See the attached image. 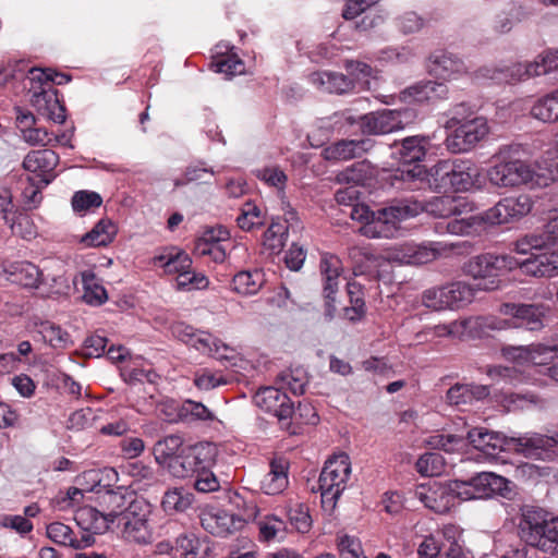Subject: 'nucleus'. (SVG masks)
<instances>
[{
  "mask_svg": "<svg viewBox=\"0 0 558 558\" xmlns=\"http://www.w3.org/2000/svg\"><path fill=\"white\" fill-rule=\"evenodd\" d=\"M257 515L258 509L255 504H251L247 507L245 519L222 509L211 508L201 513V524L208 533L215 536L226 537L242 529L246 521L257 520Z\"/></svg>",
  "mask_w": 558,
  "mask_h": 558,
  "instance_id": "nucleus-14",
  "label": "nucleus"
},
{
  "mask_svg": "<svg viewBox=\"0 0 558 558\" xmlns=\"http://www.w3.org/2000/svg\"><path fill=\"white\" fill-rule=\"evenodd\" d=\"M456 481H451L448 484H435L433 486L418 485L413 495L424 506L436 513H446L450 511L460 500L458 497V488Z\"/></svg>",
  "mask_w": 558,
  "mask_h": 558,
  "instance_id": "nucleus-16",
  "label": "nucleus"
},
{
  "mask_svg": "<svg viewBox=\"0 0 558 558\" xmlns=\"http://www.w3.org/2000/svg\"><path fill=\"white\" fill-rule=\"evenodd\" d=\"M549 306L543 303L505 302L498 307L502 316H510L512 329L537 332L545 328Z\"/></svg>",
  "mask_w": 558,
  "mask_h": 558,
  "instance_id": "nucleus-13",
  "label": "nucleus"
},
{
  "mask_svg": "<svg viewBox=\"0 0 558 558\" xmlns=\"http://www.w3.org/2000/svg\"><path fill=\"white\" fill-rule=\"evenodd\" d=\"M410 117L409 110L384 109L362 116L360 128L368 135L388 134L403 129Z\"/></svg>",
  "mask_w": 558,
  "mask_h": 558,
  "instance_id": "nucleus-17",
  "label": "nucleus"
},
{
  "mask_svg": "<svg viewBox=\"0 0 558 558\" xmlns=\"http://www.w3.org/2000/svg\"><path fill=\"white\" fill-rule=\"evenodd\" d=\"M110 514L111 511L100 512L95 508L84 507L77 511L75 520L84 531L101 534L113 524V518Z\"/></svg>",
  "mask_w": 558,
  "mask_h": 558,
  "instance_id": "nucleus-31",
  "label": "nucleus"
},
{
  "mask_svg": "<svg viewBox=\"0 0 558 558\" xmlns=\"http://www.w3.org/2000/svg\"><path fill=\"white\" fill-rule=\"evenodd\" d=\"M448 94V88L444 83L436 81H422L405 90H403V98H413L415 101H425L433 99L445 98Z\"/></svg>",
  "mask_w": 558,
  "mask_h": 558,
  "instance_id": "nucleus-36",
  "label": "nucleus"
},
{
  "mask_svg": "<svg viewBox=\"0 0 558 558\" xmlns=\"http://www.w3.org/2000/svg\"><path fill=\"white\" fill-rule=\"evenodd\" d=\"M466 204L462 197L449 195L434 196L426 202H420L413 198H407L398 202V207L391 209L390 214L400 218V221L417 216L426 211L437 218H448L463 213Z\"/></svg>",
  "mask_w": 558,
  "mask_h": 558,
  "instance_id": "nucleus-8",
  "label": "nucleus"
},
{
  "mask_svg": "<svg viewBox=\"0 0 558 558\" xmlns=\"http://www.w3.org/2000/svg\"><path fill=\"white\" fill-rule=\"evenodd\" d=\"M71 204L75 213L82 214L100 207L102 198L98 193L93 191H77L72 196Z\"/></svg>",
  "mask_w": 558,
  "mask_h": 558,
  "instance_id": "nucleus-56",
  "label": "nucleus"
},
{
  "mask_svg": "<svg viewBox=\"0 0 558 558\" xmlns=\"http://www.w3.org/2000/svg\"><path fill=\"white\" fill-rule=\"evenodd\" d=\"M179 417L182 421L199 420V421H214V413L202 402L193 400H185L179 408Z\"/></svg>",
  "mask_w": 558,
  "mask_h": 558,
  "instance_id": "nucleus-54",
  "label": "nucleus"
},
{
  "mask_svg": "<svg viewBox=\"0 0 558 558\" xmlns=\"http://www.w3.org/2000/svg\"><path fill=\"white\" fill-rule=\"evenodd\" d=\"M185 447L180 435H168L155 444L153 449L155 460L160 466L168 469L169 463H172Z\"/></svg>",
  "mask_w": 558,
  "mask_h": 558,
  "instance_id": "nucleus-34",
  "label": "nucleus"
},
{
  "mask_svg": "<svg viewBox=\"0 0 558 558\" xmlns=\"http://www.w3.org/2000/svg\"><path fill=\"white\" fill-rule=\"evenodd\" d=\"M322 287H323V316L326 322L333 319L337 313V294L344 279L342 260L333 254H322L319 264Z\"/></svg>",
  "mask_w": 558,
  "mask_h": 558,
  "instance_id": "nucleus-10",
  "label": "nucleus"
},
{
  "mask_svg": "<svg viewBox=\"0 0 558 558\" xmlns=\"http://www.w3.org/2000/svg\"><path fill=\"white\" fill-rule=\"evenodd\" d=\"M427 333H432L435 337H448L454 339L470 338V330L468 318L453 320L449 324H439L426 328Z\"/></svg>",
  "mask_w": 558,
  "mask_h": 558,
  "instance_id": "nucleus-49",
  "label": "nucleus"
},
{
  "mask_svg": "<svg viewBox=\"0 0 558 558\" xmlns=\"http://www.w3.org/2000/svg\"><path fill=\"white\" fill-rule=\"evenodd\" d=\"M536 169L537 186L543 187L558 180V149L546 150L534 165Z\"/></svg>",
  "mask_w": 558,
  "mask_h": 558,
  "instance_id": "nucleus-35",
  "label": "nucleus"
},
{
  "mask_svg": "<svg viewBox=\"0 0 558 558\" xmlns=\"http://www.w3.org/2000/svg\"><path fill=\"white\" fill-rule=\"evenodd\" d=\"M216 448L210 442L187 445L181 453L169 463L167 469L178 478H185L198 473L204 468H211L215 463Z\"/></svg>",
  "mask_w": 558,
  "mask_h": 558,
  "instance_id": "nucleus-12",
  "label": "nucleus"
},
{
  "mask_svg": "<svg viewBox=\"0 0 558 558\" xmlns=\"http://www.w3.org/2000/svg\"><path fill=\"white\" fill-rule=\"evenodd\" d=\"M193 494L184 488L168 489L161 500V508L168 514L186 511L193 504Z\"/></svg>",
  "mask_w": 558,
  "mask_h": 558,
  "instance_id": "nucleus-42",
  "label": "nucleus"
},
{
  "mask_svg": "<svg viewBox=\"0 0 558 558\" xmlns=\"http://www.w3.org/2000/svg\"><path fill=\"white\" fill-rule=\"evenodd\" d=\"M527 16V13L521 5L511 3L507 12L498 15L494 23V29L499 34L508 33L515 21H521Z\"/></svg>",
  "mask_w": 558,
  "mask_h": 558,
  "instance_id": "nucleus-55",
  "label": "nucleus"
},
{
  "mask_svg": "<svg viewBox=\"0 0 558 558\" xmlns=\"http://www.w3.org/2000/svg\"><path fill=\"white\" fill-rule=\"evenodd\" d=\"M265 283V275L259 269L242 270L232 279V290L242 295L256 294Z\"/></svg>",
  "mask_w": 558,
  "mask_h": 558,
  "instance_id": "nucleus-39",
  "label": "nucleus"
},
{
  "mask_svg": "<svg viewBox=\"0 0 558 558\" xmlns=\"http://www.w3.org/2000/svg\"><path fill=\"white\" fill-rule=\"evenodd\" d=\"M398 207V203L373 211L364 204L355 203L351 207L350 216L353 220L363 221L365 225L361 232L368 238H392L398 231L400 218L390 214Z\"/></svg>",
  "mask_w": 558,
  "mask_h": 558,
  "instance_id": "nucleus-9",
  "label": "nucleus"
},
{
  "mask_svg": "<svg viewBox=\"0 0 558 558\" xmlns=\"http://www.w3.org/2000/svg\"><path fill=\"white\" fill-rule=\"evenodd\" d=\"M0 276L27 289H39L46 283L40 269L31 262H0Z\"/></svg>",
  "mask_w": 558,
  "mask_h": 558,
  "instance_id": "nucleus-18",
  "label": "nucleus"
},
{
  "mask_svg": "<svg viewBox=\"0 0 558 558\" xmlns=\"http://www.w3.org/2000/svg\"><path fill=\"white\" fill-rule=\"evenodd\" d=\"M428 71L438 78L449 81L465 74L468 69L464 62L452 53L437 51L429 57Z\"/></svg>",
  "mask_w": 558,
  "mask_h": 558,
  "instance_id": "nucleus-25",
  "label": "nucleus"
},
{
  "mask_svg": "<svg viewBox=\"0 0 558 558\" xmlns=\"http://www.w3.org/2000/svg\"><path fill=\"white\" fill-rule=\"evenodd\" d=\"M32 90V106L40 116L56 123H63L65 121V108L58 98L57 89L52 86L46 87L41 84H38L37 87L36 84L33 83Z\"/></svg>",
  "mask_w": 558,
  "mask_h": 558,
  "instance_id": "nucleus-19",
  "label": "nucleus"
},
{
  "mask_svg": "<svg viewBox=\"0 0 558 558\" xmlns=\"http://www.w3.org/2000/svg\"><path fill=\"white\" fill-rule=\"evenodd\" d=\"M446 293L448 298V307L458 310L470 304L475 296L474 288L463 281H456L446 284Z\"/></svg>",
  "mask_w": 558,
  "mask_h": 558,
  "instance_id": "nucleus-43",
  "label": "nucleus"
},
{
  "mask_svg": "<svg viewBox=\"0 0 558 558\" xmlns=\"http://www.w3.org/2000/svg\"><path fill=\"white\" fill-rule=\"evenodd\" d=\"M468 439L475 449L488 456L514 451L533 460L554 461L558 457V427L551 435L531 433L519 437L475 427L468 432Z\"/></svg>",
  "mask_w": 558,
  "mask_h": 558,
  "instance_id": "nucleus-3",
  "label": "nucleus"
},
{
  "mask_svg": "<svg viewBox=\"0 0 558 558\" xmlns=\"http://www.w3.org/2000/svg\"><path fill=\"white\" fill-rule=\"evenodd\" d=\"M460 500L489 498L508 490V480L492 472H482L468 481L454 480Z\"/></svg>",
  "mask_w": 558,
  "mask_h": 558,
  "instance_id": "nucleus-15",
  "label": "nucleus"
},
{
  "mask_svg": "<svg viewBox=\"0 0 558 558\" xmlns=\"http://www.w3.org/2000/svg\"><path fill=\"white\" fill-rule=\"evenodd\" d=\"M29 73L32 75L31 80L34 84L47 85V87L50 86L49 83H54L57 85L68 84L72 78L70 74L59 73L51 69L43 70L33 68Z\"/></svg>",
  "mask_w": 558,
  "mask_h": 558,
  "instance_id": "nucleus-57",
  "label": "nucleus"
},
{
  "mask_svg": "<svg viewBox=\"0 0 558 558\" xmlns=\"http://www.w3.org/2000/svg\"><path fill=\"white\" fill-rule=\"evenodd\" d=\"M415 468L423 476H437L444 472L445 461L441 454L427 452L417 459Z\"/></svg>",
  "mask_w": 558,
  "mask_h": 558,
  "instance_id": "nucleus-51",
  "label": "nucleus"
},
{
  "mask_svg": "<svg viewBox=\"0 0 558 558\" xmlns=\"http://www.w3.org/2000/svg\"><path fill=\"white\" fill-rule=\"evenodd\" d=\"M80 282L83 287V300L85 303L99 306L108 300V294L101 280L95 275L93 270H84L80 272L78 277H75L74 283Z\"/></svg>",
  "mask_w": 558,
  "mask_h": 558,
  "instance_id": "nucleus-33",
  "label": "nucleus"
},
{
  "mask_svg": "<svg viewBox=\"0 0 558 558\" xmlns=\"http://www.w3.org/2000/svg\"><path fill=\"white\" fill-rule=\"evenodd\" d=\"M548 515L546 510L535 506L524 505L520 509L519 536L526 545L539 544V531Z\"/></svg>",
  "mask_w": 558,
  "mask_h": 558,
  "instance_id": "nucleus-22",
  "label": "nucleus"
},
{
  "mask_svg": "<svg viewBox=\"0 0 558 558\" xmlns=\"http://www.w3.org/2000/svg\"><path fill=\"white\" fill-rule=\"evenodd\" d=\"M464 112L465 105H457L453 110V116L448 122L449 126L453 128V131L447 136L445 145L447 149L453 154L470 151L477 143L484 140L489 132L485 118L474 117L468 119Z\"/></svg>",
  "mask_w": 558,
  "mask_h": 558,
  "instance_id": "nucleus-7",
  "label": "nucleus"
},
{
  "mask_svg": "<svg viewBox=\"0 0 558 558\" xmlns=\"http://www.w3.org/2000/svg\"><path fill=\"white\" fill-rule=\"evenodd\" d=\"M350 474V458L345 452H340L326 461L318 482L344 489Z\"/></svg>",
  "mask_w": 558,
  "mask_h": 558,
  "instance_id": "nucleus-26",
  "label": "nucleus"
},
{
  "mask_svg": "<svg viewBox=\"0 0 558 558\" xmlns=\"http://www.w3.org/2000/svg\"><path fill=\"white\" fill-rule=\"evenodd\" d=\"M390 178L391 185L398 189L420 190L427 182L437 192H465L478 181L480 170L471 160H444L432 167L429 173L422 166H414L398 169Z\"/></svg>",
  "mask_w": 558,
  "mask_h": 558,
  "instance_id": "nucleus-2",
  "label": "nucleus"
},
{
  "mask_svg": "<svg viewBox=\"0 0 558 558\" xmlns=\"http://www.w3.org/2000/svg\"><path fill=\"white\" fill-rule=\"evenodd\" d=\"M344 68L350 76L361 83L365 88H371V78L377 77V71L369 64L357 60H345Z\"/></svg>",
  "mask_w": 558,
  "mask_h": 558,
  "instance_id": "nucleus-50",
  "label": "nucleus"
},
{
  "mask_svg": "<svg viewBox=\"0 0 558 558\" xmlns=\"http://www.w3.org/2000/svg\"><path fill=\"white\" fill-rule=\"evenodd\" d=\"M256 407L272 414L279 420H287L292 416L293 403L286 392L280 388H260L253 398Z\"/></svg>",
  "mask_w": 558,
  "mask_h": 558,
  "instance_id": "nucleus-20",
  "label": "nucleus"
},
{
  "mask_svg": "<svg viewBox=\"0 0 558 558\" xmlns=\"http://www.w3.org/2000/svg\"><path fill=\"white\" fill-rule=\"evenodd\" d=\"M213 66H215L216 72L223 73L227 76H233L244 72V63L235 54H228L217 59L213 63Z\"/></svg>",
  "mask_w": 558,
  "mask_h": 558,
  "instance_id": "nucleus-63",
  "label": "nucleus"
},
{
  "mask_svg": "<svg viewBox=\"0 0 558 558\" xmlns=\"http://www.w3.org/2000/svg\"><path fill=\"white\" fill-rule=\"evenodd\" d=\"M555 71H558V49L539 56L533 62L514 63L505 69H496L489 77L497 83H515Z\"/></svg>",
  "mask_w": 558,
  "mask_h": 558,
  "instance_id": "nucleus-11",
  "label": "nucleus"
},
{
  "mask_svg": "<svg viewBox=\"0 0 558 558\" xmlns=\"http://www.w3.org/2000/svg\"><path fill=\"white\" fill-rule=\"evenodd\" d=\"M529 258L519 260L509 254L484 253L471 257L463 265V272L474 279L494 278L487 290H495L499 287L498 277L505 276L513 269L519 268L522 274L532 277H553L558 274V247L550 245L547 248H533L529 252ZM524 255H527L525 253Z\"/></svg>",
  "mask_w": 558,
  "mask_h": 558,
  "instance_id": "nucleus-1",
  "label": "nucleus"
},
{
  "mask_svg": "<svg viewBox=\"0 0 558 558\" xmlns=\"http://www.w3.org/2000/svg\"><path fill=\"white\" fill-rule=\"evenodd\" d=\"M369 178L368 167L357 162L337 174V181L342 184L357 186L363 185Z\"/></svg>",
  "mask_w": 558,
  "mask_h": 558,
  "instance_id": "nucleus-52",
  "label": "nucleus"
},
{
  "mask_svg": "<svg viewBox=\"0 0 558 558\" xmlns=\"http://www.w3.org/2000/svg\"><path fill=\"white\" fill-rule=\"evenodd\" d=\"M110 515L124 541L137 545H148L153 542V529L149 524L151 505L145 499L135 498L123 510L112 509Z\"/></svg>",
  "mask_w": 558,
  "mask_h": 558,
  "instance_id": "nucleus-6",
  "label": "nucleus"
},
{
  "mask_svg": "<svg viewBox=\"0 0 558 558\" xmlns=\"http://www.w3.org/2000/svg\"><path fill=\"white\" fill-rule=\"evenodd\" d=\"M291 524L301 533L308 532L312 526V517L307 506L299 504L289 512Z\"/></svg>",
  "mask_w": 558,
  "mask_h": 558,
  "instance_id": "nucleus-64",
  "label": "nucleus"
},
{
  "mask_svg": "<svg viewBox=\"0 0 558 558\" xmlns=\"http://www.w3.org/2000/svg\"><path fill=\"white\" fill-rule=\"evenodd\" d=\"M534 207V201L529 194H519L501 198L493 207L481 215H472L453 219L436 226L438 233L454 235H471L482 230L485 225L496 226L519 221L527 216Z\"/></svg>",
  "mask_w": 558,
  "mask_h": 558,
  "instance_id": "nucleus-4",
  "label": "nucleus"
},
{
  "mask_svg": "<svg viewBox=\"0 0 558 558\" xmlns=\"http://www.w3.org/2000/svg\"><path fill=\"white\" fill-rule=\"evenodd\" d=\"M558 244V216L551 218L541 233L526 234L514 242V251L518 254L529 253L533 248H547Z\"/></svg>",
  "mask_w": 558,
  "mask_h": 558,
  "instance_id": "nucleus-24",
  "label": "nucleus"
},
{
  "mask_svg": "<svg viewBox=\"0 0 558 558\" xmlns=\"http://www.w3.org/2000/svg\"><path fill=\"white\" fill-rule=\"evenodd\" d=\"M456 532L454 526H446L444 529L446 543H442V553L439 558H469L462 546L454 538Z\"/></svg>",
  "mask_w": 558,
  "mask_h": 558,
  "instance_id": "nucleus-61",
  "label": "nucleus"
},
{
  "mask_svg": "<svg viewBox=\"0 0 558 558\" xmlns=\"http://www.w3.org/2000/svg\"><path fill=\"white\" fill-rule=\"evenodd\" d=\"M347 287L351 306L345 307V314L350 320H355L364 315L365 302L362 296L360 284L355 282H349Z\"/></svg>",
  "mask_w": 558,
  "mask_h": 558,
  "instance_id": "nucleus-58",
  "label": "nucleus"
},
{
  "mask_svg": "<svg viewBox=\"0 0 558 558\" xmlns=\"http://www.w3.org/2000/svg\"><path fill=\"white\" fill-rule=\"evenodd\" d=\"M269 466V472L260 482V489L267 495H278L282 493L289 484L288 463L283 459H274Z\"/></svg>",
  "mask_w": 558,
  "mask_h": 558,
  "instance_id": "nucleus-32",
  "label": "nucleus"
},
{
  "mask_svg": "<svg viewBox=\"0 0 558 558\" xmlns=\"http://www.w3.org/2000/svg\"><path fill=\"white\" fill-rule=\"evenodd\" d=\"M429 145L427 136L415 135L403 138L398 149L401 161L410 165L423 160Z\"/></svg>",
  "mask_w": 558,
  "mask_h": 558,
  "instance_id": "nucleus-38",
  "label": "nucleus"
},
{
  "mask_svg": "<svg viewBox=\"0 0 558 558\" xmlns=\"http://www.w3.org/2000/svg\"><path fill=\"white\" fill-rule=\"evenodd\" d=\"M445 250L446 245L441 242H430L428 244L405 243L397 250L393 258L403 264L424 265L436 259Z\"/></svg>",
  "mask_w": 558,
  "mask_h": 558,
  "instance_id": "nucleus-23",
  "label": "nucleus"
},
{
  "mask_svg": "<svg viewBox=\"0 0 558 558\" xmlns=\"http://www.w3.org/2000/svg\"><path fill=\"white\" fill-rule=\"evenodd\" d=\"M539 544H532V547L538 548L544 553L555 554L558 551V519L547 517V522L543 524L539 531Z\"/></svg>",
  "mask_w": 558,
  "mask_h": 558,
  "instance_id": "nucleus-47",
  "label": "nucleus"
},
{
  "mask_svg": "<svg viewBox=\"0 0 558 558\" xmlns=\"http://www.w3.org/2000/svg\"><path fill=\"white\" fill-rule=\"evenodd\" d=\"M489 393V387L486 385L456 384L448 389L446 401L450 405L464 407L486 399Z\"/></svg>",
  "mask_w": 558,
  "mask_h": 558,
  "instance_id": "nucleus-27",
  "label": "nucleus"
},
{
  "mask_svg": "<svg viewBox=\"0 0 558 558\" xmlns=\"http://www.w3.org/2000/svg\"><path fill=\"white\" fill-rule=\"evenodd\" d=\"M58 162L59 156L53 150L40 149L28 153L23 160V167L33 173L31 177H37L41 186H47L54 178L52 171Z\"/></svg>",
  "mask_w": 558,
  "mask_h": 558,
  "instance_id": "nucleus-21",
  "label": "nucleus"
},
{
  "mask_svg": "<svg viewBox=\"0 0 558 558\" xmlns=\"http://www.w3.org/2000/svg\"><path fill=\"white\" fill-rule=\"evenodd\" d=\"M530 151L520 143L505 144L493 155L495 163L487 169V180L498 189H517L520 186H537L536 169L524 159Z\"/></svg>",
  "mask_w": 558,
  "mask_h": 558,
  "instance_id": "nucleus-5",
  "label": "nucleus"
},
{
  "mask_svg": "<svg viewBox=\"0 0 558 558\" xmlns=\"http://www.w3.org/2000/svg\"><path fill=\"white\" fill-rule=\"evenodd\" d=\"M470 338L481 337L489 331L512 329L510 316L483 315L468 317Z\"/></svg>",
  "mask_w": 558,
  "mask_h": 558,
  "instance_id": "nucleus-30",
  "label": "nucleus"
},
{
  "mask_svg": "<svg viewBox=\"0 0 558 558\" xmlns=\"http://www.w3.org/2000/svg\"><path fill=\"white\" fill-rule=\"evenodd\" d=\"M116 233L117 228L111 220L100 219L89 232L82 236L81 243L89 247L106 246L112 242Z\"/></svg>",
  "mask_w": 558,
  "mask_h": 558,
  "instance_id": "nucleus-41",
  "label": "nucleus"
},
{
  "mask_svg": "<svg viewBox=\"0 0 558 558\" xmlns=\"http://www.w3.org/2000/svg\"><path fill=\"white\" fill-rule=\"evenodd\" d=\"M530 113L542 122H558V89L537 98L531 107Z\"/></svg>",
  "mask_w": 558,
  "mask_h": 558,
  "instance_id": "nucleus-40",
  "label": "nucleus"
},
{
  "mask_svg": "<svg viewBox=\"0 0 558 558\" xmlns=\"http://www.w3.org/2000/svg\"><path fill=\"white\" fill-rule=\"evenodd\" d=\"M259 539L264 542L282 541L287 525L283 520L274 514H267L257 522Z\"/></svg>",
  "mask_w": 558,
  "mask_h": 558,
  "instance_id": "nucleus-44",
  "label": "nucleus"
},
{
  "mask_svg": "<svg viewBox=\"0 0 558 558\" xmlns=\"http://www.w3.org/2000/svg\"><path fill=\"white\" fill-rule=\"evenodd\" d=\"M35 327L44 341L52 348H65L70 342L69 333L52 322L40 320L35 323Z\"/></svg>",
  "mask_w": 558,
  "mask_h": 558,
  "instance_id": "nucleus-45",
  "label": "nucleus"
},
{
  "mask_svg": "<svg viewBox=\"0 0 558 558\" xmlns=\"http://www.w3.org/2000/svg\"><path fill=\"white\" fill-rule=\"evenodd\" d=\"M422 303L424 306L433 311L449 308L446 286L426 289L422 294Z\"/></svg>",
  "mask_w": 558,
  "mask_h": 558,
  "instance_id": "nucleus-59",
  "label": "nucleus"
},
{
  "mask_svg": "<svg viewBox=\"0 0 558 558\" xmlns=\"http://www.w3.org/2000/svg\"><path fill=\"white\" fill-rule=\"evenodd\" d=\"M47 536L54 543L82 548L93 543L90 535H83L81 539L74 536L72 529L61 522H52L47 526Z\"/></svg>",
  "mask_w": 558,
  "mask_h": 558,
  "instance_id": "nucleus-37",
  "label": "nucleus"
},
{
  "mask_svg": "<svg viewBox=\"0 0 558 558\" xmlns=\"http://www.w3.org/2000/svg\"><path fill=\"white\" fill-rule=\"evenodd\" d=\"M208 283L209 280L205 275L191 271V268L177 277V287L180 290H201L207 288Z\"/></svg>",
  "mask_w": 558,
  "mask_h": 558,
  "instance_id": "nucleus-62",
  "label": "nucleus"
},
{
  "mask_svg": "<svg viewBox=\"0 0 558 558\" xmlns=\"http://www.w3.org/2000/svg\"><path fill=\"white\" fill-rule=\"evenodd\" d=\"M238 226L244 231H251L264 225L262 211L253 202H246L242 208L241 214L236 218Z\"/></svg>",
  "mask_w": 558,
  "mask_h": 558,
  "instance_id": "nucleus-53",
  "label": "nucleus"
},
{
  "mask_svg": "<svg viewBox=\"0 0 558 558\" xmlns=\"http://www.w3.org/2000/svg\"><path fill=\"white\" fill-rule=\"evenodd\" d=\"M372 147L373 143L369 138L342 140L326 147L323 151V155L328 160H348L361 157Z\"/></svg>",
  "mask_w": 558,
  "mask_h": 558,
  "instance_id": "nucleus-28",
  "label": "nucleus"
},
{
  "mask_svg": "<svg viewBox=\"0 0 558 558\" xmlns=\"http://www.w3.org/2000/svg\"><path fill=\"white\" fill-rule=\"evenodd\" d=\"M338 548L342 558H366L361 541L355 536H338Z\"/></svg>",
  "mask_w": 558,
  "mask_h": 558,
  "instance_id": "nucleus-60",
  "label": "nucleus"
},
{
  "mask_svg": "<svg viewBox=\"0 0 558 558\" xmlns=\"http://www.w3.org/2000/svg\"><path fill=\"white\" fill-rule=\"evenodd\" d=\"M255 177L270 187L277 189L279 193H283L288 182L286 172L276 165L265 166L254 170Z\"/></svg>",
  "mask_w": 558,
  "mask_h": 558,
  "instance_id": "nucleus-48",
  "label": "nucleus"
},
{
  "mask_svg": "<svg viewBox=\"0 0 558 558\" xmlns=\"http://www.w3.org/2000/svg\"><path fill=\"white\" fill-rule=\"evenodd\" d=\"M316 74L320 88L327 93L343 94L353 88V81L342 73L324 71Z\"/></svg>",
  "mask_w": 558,
  "mask_h": 558,
  "instance_id": "nucleus-46",
  "label": "nucleus"
},
{
  "mask_svg": "<svg viewBox=\"0 0 558 558\" xmlns=\"http://www.w3.org/2000/svg\"><path fill=\"white\" fill-rule=\"evenodd\" d=\"M296 213L292 209L286 213L284 221L279 218L272 219L270 226L264 232L263 245L269 250L271 254L281 252L288 236V223L295 219Z\"/></svg>",
  "mask_w": 558,
  "mask_h": 558,
  "instance_id": "nucleus-29",
  "label": "nucleus"
}]
</instances>
